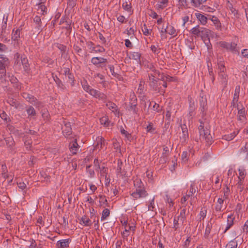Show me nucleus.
Instances as JSON below:
<instances>
[{
  "label": "nucleus",
  "instance_id": "obj_45",
  "mask_svg": "<svg viewBox=\"0 0 248 248\" xmlns=\"http://www.w3.org/2000/svg\"><path fill=\"white\" fill-rule=\"evenodd\" d=\"M248 150V143H246L244 146L241 148V149L238 152V155L241 156L244 154H246Z\"/></svg>",
  "mask_w": 248,
  "mask_h": 248
},
{
  "label": "nucleus",
  "instance_id": "obj_41",
  "mask_svg": "<svg viewBox=\"0 0 248 248\" xmlns=\"http://www.w3.org/2000/svg\"><path fill=\"white\" fill-rule=\"evenodd\" d=\"M100 122L102 125L108 127L109 125V122L108 116H105L100 119Z\"/></svg>",
  "mask_w": 248,
  "mask_h": 248
},
{
  "label": "nucleus",
  "instance_id": "obj_2",
  "mask_svg": "<svg viewBox=\"0 0 248 248\" xmlns=\"http://www.w3.org/2000/svg\"><path fill=\"white\" fill-rule=\"evenodd\" d=\"M200 125L198 127L200 138L201 140H205L207 145H210L212 143V138L208 129H204V125L202 122H200Z\"/></svg>",
  "mask_w": 248,
  "mask_h": 248
},
{
  "label": "nucleus",
  "instance_id": "obj_31",
  "mask_svg": "<svg viewBox=\"0 0 248 248\" xmlns=\"http://www.w3.org/2000/svg\"><path fill=\"white\" fill-rule=\"evenodd\" d=\"M196 107L194 102H190L188 110V115L192 118L195 114V110Z\"/></svg>",
  "mask_w": 248,
  "mask_h": 248
},
{
  "label": "nucleus",
  "instance_id": "obj_19",
  "mask_svg": "<svg viewBox=\"0 0 248 248\" xmlns=\"http://www.w3.org/2000/svg\"><path fill=\"white\" fill-rule=\"evenodd\" d=\"M218 75V79L220 83L226 87L228 84V77L226 73H219Z\"/></svg>",
  "mask_w": 248,
  "mask_h": 248
},
{
  "label": "nucleus",
  "instance_id": "obj_20",
  "mask_svg": "<svg viewBox=\"0 0 248 248\" xmlns=\"http://www.w3.org/2000/svg\"><path fill=\"white\" fill-rule=\"evenodd\" d=\"M9 64L8 59L4 55H0V69L4 68Z\"/></svg>",
  "mask_w": 248,
  "mask_h": 248
},
{
  "label": "nucleus",
  "instance_id": "obj_1",
  "mask_svg": "<svg viewBox=\"0 0 248 248\" xmlns=\"http://www.w3.org/2000/svg\"><path fill=\"white\" fill-rule=\"evenodd\" d=\"M134 186L135 190L131 194L134 200H137L140 198H144L147 195V192L145 191L144 185L141 180L136 178L134 180Z\"/></svg>",
  "mask_w": 248,
  "mask_h": 248
},
{
  "label": "nucleus",
  "instance_id": "obj_30",
  "mask_svg": "<svg viewBox=\"0 0 248 248\" xmlns=\"http://www.w3.org/2000/svg\"><path fill=\"white\" fill-rule=\"evenodd\" d=\"M216 28L217 30H221V24L218 19L216 16H213L211 19Z\"/></svg>",
  "mask_w": 248,
  "mask_h": 248
},
{
  "label": "nucleus",
  "instance_id": "obj_50",
  "mask_svg": "<svg viewBox=\"0 0 248 248\" xmlns=\"http://www.w3.org/2000/svg\"><path fill=\"white\" fill-rule=\"evenodd\" d=\"M182 161L183 162L186 163L189 158L188 153L187 151L183 152L181 155Z\"/></svg>",
  "mask_w": 248,
  "mask_h": 248
},
{
  "label": "nucleus",
  "instance_id": "obj_5",
  "mask_svg": "<svg viewBox=\"0 0 248 248\" xmlns=\"http://www.w3.org/2000/svg\"><path fill=\"white\" fill-rule=\"evenodd\" d=\"M35 5V8L37 10L38 14L41 15H46L47 14V8L45 5L46 0H37Z\"/></svg>",
  "mask_w": 248,
  "mask_h": 248
},
{
  "label": "nucleus",
  "instance_id": "obj_56",
  "mask_svg": "<svg viewBox=\"0 0 248 248\" xmlns=\"http://www.w3.org/2000/svg\"><path fill=\"white\" fill-rule=\"evenodd\" d=\"M192 34L195 35H199L200 33L201 32V29H200L198 26L193 28L191 30Z\"/></svg>",
  "mask_w": 248,
  "mask_h": 248
},
{
  "label": "nucleus",
  "instance_id": "obj_36",
  "mask_svg": "<svg viewBox=\"0 0 248 248\" xmlns=\"http://www.w3.org/2000/svg\"><path fill=\"white\" fill-rule=\"evenodd\" d=\"M6 69L2 68L0 69V82L4 83L6 81Z\"/></svg>",
  "mask_w": 248,
  "mask_h": 248
},
{
  "label": "nucleus",
  "instance_id": "obj_8",
  "mask_svg": "<svg viewBox=\"0 0 248 248\" xmlns=\"http://www.w3.org/2000/svg\"><path fill=\"white\" fill-rule=\"evenodd\" d=\"M182 134L180 137V141L183 144L186 143L188 140V133L186 124L181 125Z\"/></svg>",
  "mask_w": 248,
  "mask_h": 248
},
{
  "label": "nucleus",
  "instance_id": "obj_7",
  "mask_svg": "<svg viewBox=\"0 0 248 248\" xmlns=\"http://www.w3.org/2000/svg\"><path fill=\"white\" fill-rule=\"evenodd\" d=\"M106 142L102 136H98L96 138V141L93 146V150H98L99 151L102 149L103 147L106 146Z\"/></svg>",
  "mask_w": 248,
  "mask_h": 248
},
{
  "label": "nucleus",
  "instance_id": "obj_25",
  "mask_svg": "<svg viewBox=\"0 0 248 248\" xmlns=\"http://www.w3.org/2000/svg\"><path fill=\"white\" fill-rule=\"evenodd\" d=\"M157 2L156 8L162 9L166 7L168 4V0H156Z\"/></svg>",
  "mask_w": 248,
  "mask_h": 248
},
{
  "label": "nucleus",
  "instance_id": "obj_10",
  "mask_svg": "<svg viewBox=\"0 0 248 248\" xmlns=\"http://www.w3.org/2000/svg\"><path fill=\"white\" fill-rule=\"evenodd\" d=\"M62 70L63 74L68 78V81L71 84L72 86H73L75 81L74 77V75L70 72V69L67 67H63Z\"/></svg>",
  "mask_w": 248,
  "mask_h": 248
},
{
  "label": "nucleus",
  "instance_id": "obj_52",
  "mask_svg": "<svg viewBox=\"0 0 248 248\" xmlns=\"http://www.w3.org/2000/svg\"><path fill=\"white\" fill-rule=\"evenodd\" d=\"M239 171V179H244L246 175V170L243 168L241 167L238 169Z\"/></svg>",
  "mask_w": 248,
  "mask_h": 248
},
{
  "label": "nucleus",
  "instance_id": "obj_46",
  "mask_svg": "<svg viewBox=\"0 0 248 248\" xmlns=\"http://www.w3.org/2000/svg\"><path fill=\"white\" fill-rule=\"evenodd\" d=\"M110 214V211L108 208H105L102 212L101 220L103 221L106 219Z\"/></svg>",
  "mask_w": 248,
  "mask_h": 248
},
{
  "label": "nucleus",
  "instance_id": "obj_17",
  "mask_svg": "<svg viewBox=\"0 0 248 248\" xmlns=\"http://www.w3.org/2000/svg\"><path fill=\"white\" fill-rule=\"evenodd\" d=\"M235 217L232 214L229 215L227 217V224L226 228L224 231V233L227 232V231L229 230L233 225L234 224V220Z\"/></svg>",
  "mask_w": 248,
  "mask_h": 248
},
{
  "label": "nucleus",
  "instance_id": "obj_57",
  "mask_svg": "<svg viewBox=\"0 0 248 248\" xmlns=\"http://www.w3.org/2000/svg\"><path fill=\"white\" fill-rule=\"evenodd\" d=\"M135 31V28L133 26L131 27L129 30L126 31L127 34L130 36V38H132L134 35Z\"/></svg>",
  "mask_w": 248,
  "mask_h": 248
},
{
  "label": "nucleus",
  "instance_id": "obj_64",
  "mask_svg": "<svg viewBox=\"0 0 248 248\" xmlns=\"http://www.w3.org/2000/svg\"><path fill=\"white\" fill-rule=\"evenodd\" d=\"M86 45H87L88 47L89 48V49L91 50V52L93 53V50L95 47L94 44H93V43L91 41H88L86 42Z\"/></svg>",
  "mask_w": 248,
  "mask_h": 248
},
{
  "label": "nucleus",
  "instance_id": "obj_63",
  "mask_svg": "<svg viewBox=\"0 0 248 248\" xmlns=\"http://www.w3.org/2000/svg\"><path fill=\"white\" fill-rule=\"evenodd\" d=\"M99 202L101 206L106 205L107 204V200L105 196H100Z\"/></svg>",
  "mask_w": 248,
  "mask_h": 248
},
{
  "label": "nucleus",
  "instance_id": "obj_15",
  "mask_svg": "<svg viewBox=\"0 0 248 248\" xmlns=\"http://www.w3.org/2000/svg\"><path fill=\"white\" fill-rule=\"evenodd\" d=\"M62 133L65 137H68L72 133V128L70 123L66 122L64 123V125L62 127Z\"/></svg>",
  "mask_w": 248,
  "mask_h": 248
},
{
  "label": "nucleus",
  "instance_id": "obj_42",
  "mask_svg": "<svg viewBox=\"0 0 248 248\" xmlns=\"http://www.w3.org/2000/svg\"><path fill=\"white\" fill-rule=\"evenodd\" d=\"M238 119L242 121L245 117V110L244 108L239 109L238 108Z\"/></svg>",
  "mask_w": 248,
  "mask_h": 248
},
{
  "label": "nucleus",
  "instance_id": "obj_21",
  "mask_svg": "<svg viewBox=\"0 0 248 248\" xmlns=\"http://www.w3.org/2000/svg\"><path fill=\"white\" fill-rule=\"evenodd\" d=\"M217 62L218 70V74L225 73L226 68L222 59L221 58H218Z\"/></svg>",
  "mask_w": 248,
  "mask_h": 248
},
{
  "label": "nucleus",
  "instance_id": "obj_54",
  "mask_svg": "<svg viewBox=\"0 0 248 248\" xmlns=\"http://www.w3.org/2000/svg\"><path fill=\"white\" fill-rule=\"evenodd\" d=\"M206 213H207V211H206V210L205 209H202L201 211H200V213L199 215V219L200 221H201L202 220H203L204 218L205 217H206Z\"/></svg>",
  "mask_w": 248,
  "mask_h": 248
},
{
  "label": "nucleus",
  "instance_id": "obj_38",
  "mask_svg": "<svg viewBox=\"0 0 248 248\" xmlns=\"http://www.w3.org/2000/svg\"><path fill=\"white\" fill-rule=\"evenodd\" d=\"M54 79L57 84V87L61 90L63 91L65 87L61 80L57 76L54 78Z\"/></svg>",
  "mask_w": 248,
  "mask_h": 248
},
{
  "label": "nucleus",
  "instance_id": "obj_59",
  "mask_svg": "<svg viewBox=\"0 0 248 248\" xmlns=\"http://www.w3.org/2000/svg\"><path fill=\"white\" fill-rule=\"evenodd\" d=\"M34 23L37 25V27L40 28L41 26V20L40 16H36L33 18Z\"/></svg>",
  "mask_w": 248,
  "mask_h": 248
},
{
  "label": "nucleus",
  "instance_id": "obj_40",
  "mask_svg": "<svg viewBox=\"0 0 248 248\" xmlns=\"http://www.w3.org/2000/svg\"><path fill=\"white\" fill-rule=\"evenodd\" d=\"M238 133V131H234L232 133H231L229 135H225L223 137V139H224L225 140L230 141L232 140Z\"/></svg>",
  "mask_w": 248,
  "mask_h": 248
},
{
  "label": "nucleus",
  "instance_id": "obj_6",
  "mask_svg": "<svg viewBox=\"0 0 248 248\" xmlns=\"http://www.w3.org/2000/svg\"><path fill=\"white\" fill-rule=\"evenodd\" d=\"M219 45L220 47L225 48L228 50L232 52L237 51L236 49L237 44L234 42L227 43L224 41H221L219 42Z\"/></svg>",
  "mask_w": 248,
  "mask_h": 248
},
{
  "label": "nucleus",
  "instance_id": "obj_22",
  "mask_svg": "<svg viewBox=\"0 0 248 248\" xmlns=\"http://www.w3.org/2000/svg\"><path fill=\"white\" fill-rule=\"evenodd\" d=\"M79 223L82 226L86 227H90L92 224V221L86 216H84L81 217L79 220Z\"/></svg>",
  "mask_w": 248,
  "mask_h": 248
},
{
  "label": "nucleus",
  "instance_id": "obj_3",
  "mask_svg": "<svg viewBox=\"0 0 248 248\" xmlns=\"http://www.w3.org/2000/svg\"><path fill=\"white\" fill-rule=\"evenodd\" d=\"M156 19L157 20L156 22L157 27L160 32L162 38H166L165 30L168 27V23L166 22L165 18L159 17L156 14Z\"/></svg>",
  "mask_w": 248,
  "mask_h": 248
},
{
  "label": "nucleus",
  "instance_id": "obj_18",
  "mask_svg": "<svg viewBox=\"0 0 248 248\" xmlns=\"http://www.w3.org/2000/svg\"><path fill=\"white\" fill-rule=\"evenodd\" d=\"M79 149V146L78 145L76 139H75L73 142L70 143L69 149L72 154H77L78 152V151Z\"/></svg>",
  "mask_w": 248,
  "mask_h": 248
},
{
  "label": "nucleus",
  "instance_id": "obj_12",
  "mask_svg": "<svg viewBox=\"0 0 248 248\" xmlns=\"http://www.w3.org/2000/svg\"><path fill=\"white\" fill-rule=\"evenodd\" d=\"M107 62V59L101 57H93L91 59V62L97 67H102Z\"/></svg>",
  "mask_w": 248,
  "mask_h": 248
},
{
  "label": "nucleus",
  "instance_id": "obj_29",
  "mask_svg": "<svg viewBox=\"0 0 248 248\" xmlns=\"http://www.w3.org/2000/svg\"><path fill=\"white\" fill-rule=\"evenodd\" d=\"M196 16L202 24L205 25L207 23V18L200 13H196Z\"/></svg>",
  "mask_w": 248,
  "mask_h": 248
},
{
  "label": "nucleus",
  "instance_id": "obj_35",
  "mask_svg": "<svg viewBox=\"0 0 248 248\" xmlns=\"http://www.w3.org/2000/svg\"><path fill=\"white\" fill-rule=\"evenodd\" d=\"M200 104L201 108V111L203 112L207 108L206 99L205 98L202 97L200 101Z\"/></svg>",
  "mask_w": 248,
  "mask_h": 248
},
{
  "label": "nucleus",
  "instance_id": "obj_55",
  "mask_svg": "<svg viewBox=\"0 0 248 248\" xmlns=\"http://www.w3.org/2000/svg\"><path fill=\"white\" fill-rule=\"evenodd\" d=\"M122 7L125 10L129 11V12L131 11V4L129 3L128 2L126 1L124 2H123V3L122 4Z\"/></svg>",
  "mask_w": 248,
  "mask_h": 248
},
{
  "label": "nucleus",
  "instance_id": "obj_27",
  "mask_svg": "<svg viewBox=\"0 0 248 248\" xmlns=\"http://www.w3.org/2000/svg\"><path fill=\"white\" fill-rule=\"evenodd\" d=\"M123 163L121 160H118L117 162V167L116 169V174L118 176H122L124 175V172L122 170Z\"/></svg>",
  "mask_w": 248,
  "mask_h": 248
},
{
  "label": "nucleus",
  "instance_id": "obj_53",
  "mask_svg": "<svg viewBox=\"0 0 248 248\" xmlns=\"http://www.w3.org/2000/svg\"><path fill=\"white\" fill-rule=\"evenodd\" d=\"M8 103L11 105L12 106L16 108H17L18 105L17 103V101L16 99H14L13 98H9L8 99Z\"/></svg>",
  "mask_w": 248,
  "mask_h": 248
},
{
  "label": "nucleus",
  "instance_id": "obj_28",
  "mask_svg": "<svg viewBox=\"0 0 248 248\" xmlns=\"http://www.w3.org/2000/svg\"><path fill=\"white\" fill-rule=\"evenodd\" d=\"M26 111L28 115V117L31 118H34L36 114L35 110L31 106L28 107L26 109Z\"/></svg>",
  "mask_w": 248,
  "mask_h": 248
},
{
  "label": "nucleus",
  "instance_id": "obj_48",
  "mask_svg": "<svg viewBox=\"0 0 248 248\" xmlns=\"http://www.w3.org/2000/svg\"><path fill=\"white\" fill-rule=\"evenodd\" d=\"M142 31L145 35H151L152 32V30L148 29L145 24L142 27Z\"/></svg>",
  "mask_w": 248,
  "mask_h": 248
},
{
  "label": "nucleus",
  "instance_id": "obj_9",
  "mask_svg": "<svg viewBox=\"0 0 248 248\" xmlns=\"http://www.w3.org/2000/svg\"><path fill=\"white\" fill-rule=\"evenodd\" d=\"M22 96L29 103L32 104L36 107H39L40 105V102L34 97L33 95L30 94L26 93H24L22 94Z\"/></svg>",
  "mask_w": 248,
  "mask_h": 248
},
{
  "label": "nucleus",
  "instance_id": "obj_32",
  "mask_svg": "<svg viewBox=\"0 0 248 248\" xmlns=\"http://www.w3.org/2000/svg\"><path fill=\"white\" fill-rule=\"evenodd\" d=\"M202 34V38H209L211 34V31L207 28H201V32Z\"/></svg>",
  "mask_w": 248,
  "mask_h": 248
},
{
  "label": "nucleus",
  "instance_id": "obj_61",
  "mask_svg": "<svg viewBox=\"0 0 248 248\" xmlns=\"http://www.w3.org/2000/svg\"><path fill=\"white\" fill-rule=\"evenodd\" d=\"M190 1L192 6L195 7L199 8L202 4V2L200 1V0H191Z\"/></svg>",
  "mask_w": 248,
  "mask_h": 248
},
{
  "label": "nucleus",
  "instance_id": "obj_44",
  "mask_svg": "<svg viewBox=\"0 0 248 248\" xmlns=\"http://www.w3.org/2000/svg\"><path fill=\"white\" fill-rule=\"evenodd\" d=\"M165 78H167L165 77V76L163 75H160L158 74V80H160L161 81H159V83H158L159 85H162L164 88H165L167 87V83L165 82Z\"/></svg>",
  "mask_w": 248,
  "mask_h": 248
},
{
  "label": "nucleus",
  "instance_id": "obj_24",
  "mask_svg": "<svg viewBox=\"0 0 248 248\" xmlns=\"http://www.w3.org/2000/svg\"><path fill=\"white\" fill-rule=\"evenodd\" d=\"M169 153V151L168 147H166L164 148L163 152L162 153V155L160 157L159 160L160 163L164 164L166 163L168 160V155Z\"/></svg>",
  "mask_w": 248,
  "mask_h": 248
},
{
  "label": "nucleus",
  "instance_id": "obj_49",
  "mask_svg": "<svg viewBox=\"0 0 248 248\" xmlns=\"http://www.w3.org/2000/svg\"><path fill=\"white\" fill-rule=\"evenodd\" d=\"M105 51V49L100 45H97L95 46L93 50V53H102Z\"/></svg>",
  "mask_w": 248,
  "mask_h": 248
},
{
  "label": "nucleus",
  "instance_id": "obj_16",
  "mask_svg": "<svg viewBox=\"0 0 248 248\" xmlns=\"http://www.w3.org/2000/svg\"><path fill=\"white\" fill-rule=\"evenodd\" d=\"M135 226L134 224H132L130 225L129 223L128 225H125L124 227V231L122 233L124 237H126L129 235V232L130 231L134 232L135 231Z\"/></svg>",
  "mask_w": 248,
  "mask_h": 248
},
{
  "label": "nucleus",
  "instance_id": "obj_14",
  "mask_svg": "<svg viewBox=\"0 0 248 248\" xmlns=\"http://www.w3.org/2000/svg\"><path fill=\"white\" fill-rule=\"evenodd\" d=\"M71 240L69 239L60 240L57 242L56 247L57 248H67Z\"/></svg>",
  "mask_w": 248,
  "mask_h": 248
},
{
  "label": "nucleus",
  "instance_id": "obj_60",
  "mask_svg": "<svg viewBox=\"0 0 248 248\" xmlns=\"http://www.w3.org/2000/svg\"><path fill=\"white\" fill-rule=\"evenodd\" d=\"M98 171L100 170V173L101 176H104L105 175H107V168L104 166L100 167V169L97 170Z\"/></svg>",
  "mask_w": 248,
  "mask_h": 248
},
{
  "label": "nucleus",
  "instance_id": "obj_11",
  "mask_svg": "<svg viewBox=\"0 0 248 248\" xmlns=\"http://www.w3.org/2000/svg\"><path fill=\"white\" fill-rule=\"evenodd\" d=\"M88 93L93 96L98 98L99 99L104 100L107 99V96L104 93H101L94 89L91 88Z\"/></svg>",
  "mask_w": 248,
  "mask_h": 248
},
{
  "label": "nucleus",
  "instance_id": "obj_58",
  "mask_svg": "<svg viewBox=\"0 0 248 248\" xmlns=\"http://www.w3.org/2000/svg\"><path fill=\"white\" fill-rule=\"evenodd\" d=\"M203 40L204 43H205V45L206 46L208 50H210L212 48V45L210 43V37L209 38H204L202 39Z\"/></svg>",
  "mask_w": 248,
  "mask_h": 248
},
{
  "label": "nucleus",
  "instance_id": "obj_26",
  "mask_svg": "<svg viewBox=\"0 0 248 248\" xmlns=\"http://www.w3.org/2000/svg\"><path fill=\"white\" fill-rule=\"evenodd\" d=\"M166 33H168L169 34L172 35L173 37H174L177 35V33L176 30L175 28L171 26L168 25V27L165 30V36L166 37Z\"/></svg>",
  "mask_w": 248,
  "mask_h": 248
},
{
  "label": "nucleus",
  "instance_id": "obj_13",
  "mask_svg": "<svg viewBox=\"0 0 248 248\" xmlns=\"http://www.w3.org/2000/svg\"><path fill=\"white\" fill-rule=\"evenodd\" d=\"M240 91V86L239 85L236 86L235 88L233 99H232V104L233 107L235 106V105H237L238 106L237 102L239 100Z\"/></svg>",
  "mask_w": 248,
  "mask_h": 248
},
{
  "label": "nucleus",
  "instance_id": "obj_33",
  "mask_svg": "<svg viewBox=\"0 0 248 248\" xmlns=\"http://www.w3.org/2000/svg\"><path fill=\"white\" fill-rule=\"evenodd\" d=\"M106 106L108 107V108L109 110H111L112 112H117V109H117V106L114 103H113L112 102H110V101L108 102L106 104Z\"/></svg>",
  "mask_w": 248,
  "mask_h": 248
},
{
  "label": "nucleus",
  "instance_id": "obj_37",
  "mask_svg": "<svg viewBox=\"0 0 248 248\" xmlns=\"http://www.w3.org/2000/svg\"><path fill=\"white\" fill-rule=\"evenodd\" d=\"M20 31L19 29H16V30H13V33L12 34V39L14 41L18 40L20 37Z\"/></svg>",
  "mask_w": 248,
  "mask_h": 248
},
{
  "label": "nucleus",
  "instance_id": "obj_34",
  "mask_svg": "<svg viewBox=\"0 0 248 248\" xmlns=\"http://www.w3.org/2000/svg\"><path fill=\"white\" fill-rule=\"evenodd\" d=\"M21 60L22 64L23 66V67L24 68L25 71H27L29 70V62H28V60L27 57H21Z\"/></svg>",
  "mask_w": 248,
  "mask_h": 248
},
{
  "label": "nucleus",
  "instance_id": "obj_43",
  "mask_svg": "<svg viewBox=\"0 0 248 248\" xmlns=\"http://www.w3.org/2000/svg\"><path fill=\"white\" fill-rule=\"evenodd\" d=\"M236 186L237 190L242 192L244 188V179H239V181L236 184Z\"/></svg>",
  "mask_w": 248,
  "mask_h": 248
},
{
  "label": "nucleus",
  "instance_id": "obj_51",
  "mask_svg": "<svg viewBox=\"0 0 248 248\" xmlns=\"http://www.w3.org/2000/svg\"><path fill=\"white\" fill-rule=\"evenodd\" d=\"M81 85L83 89L85 91L88 93L89 91L91 89V87L89 85L87 82L86 80H83L81 81Z\"/></svg>",
  "mask_w": 248,
  "mask_h": 248
},
{
  "label": "nucleus",
  "instance_id": "obj_39",
  "mask_svg": "<svg viewBox=\"0 0 248 248\" xmlns=\"http://www.w3.org/2000/svg\"><path fill=\"white\" fill-rule=\"evenodd\" d=\"M237 245V241L234 239L228 243L225 246V248H236Z\"/></svg>",
  "mask_w": 248,
  "mask_h": 248
},
{
  "label": "nucleus",
  "instance_id": "obj_4",
  "mask_svg": "<svg viewBox=\"0 0 248 248\" xmlns=\"http://www.w3.org/2000/svg\"><path fill=\"white\" fill-rule=\"evenodd\" d=\"M198 188L196 184L194 182H191L189 189L187 190L186 194V196L191 199L189 202L191 205H193L194 202L197 199L196 195H195V194L198 191Z\"/></svg>",
  "mask_w": 248,
  "mask_h": 248
},
{
  "label": "nucleus",
  "instance_id": "obj_62",
  "mask_svg": "<svg viewBox=\"0 0 248 248\" xmlns=\"http://www.w3.org/2000/svg\"><path fill=\"white\" fill-rule=\"evenodd\" d=\"M73 48L75 52L79 56H80L82 54V49L78 45H74L73 46Z\"/></svg>",
  "mask_w": 248,
  "mask_h": 248
},
{
  "label": "nucleus",
  "instance_id": "obj_47",
  "mask_svg": "<svg viewBox=\"0 0 248 248\" xmlns=\"http://www.w3.org/2000/svg\"><path fill=\"white\" fill-rule=\"evenodd\" d=\"M140 54L138 52H133L130 54V58L135 60H140Z\"/></svg>",
  "mask_w": 248,
  "mask_h": 248
},
{
  "label": "nucleus",
  "instance_id": "obj_23",
  "mask_svg": "<svg viewBox=\"0 0 248 248\" xmlns=\"http://www.w3.org/2000/svg\"><path fill=\"white\" fill-rule=\"evenodd\" d=\"M227 7L230 11V13L235 18L239 17V15L237 11L233 7L232 4L229 1L227 3Z\"/></svg>",
  "mask_w": 248,
  "mask_h": 248
}]
</instances>
